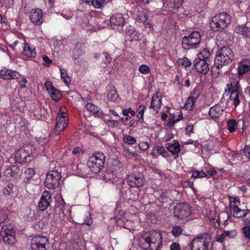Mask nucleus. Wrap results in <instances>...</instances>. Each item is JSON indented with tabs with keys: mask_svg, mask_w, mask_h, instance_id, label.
<instances>
[{
	"mask_svg": "<svg viewBox=\"0 0 250 250\" xmlns=\"http://www.w3.org/2000/svg\"><path fill=\"white\" fill-rule=\"evenodd\" d=\"M207 174L203 171L192 170L191 177L194 178H201L206 177Z\"/></svg>",
	"mask_w": 250,
	"mask_h": 250,
	"instance_id": "a19ab883",
	"label": "nucleus"
},
{
	"mask_svg": "<svg viewBox=\"0 0 250 250\" xmlns=\"http://www.w3.org/2000/svg\"><path fill=\"white\" fill-rule=\"evenodd\" d=\"M190 214V208L188 204L179 203L174 208V214L175 217L180 219L188 217Z\"/></svg>",
	"mask_w": 250,
	"mask_h": 250,
	"instance_id": "9d476101",
	"label": "nucleus"
},
{
	"mask_svg": "<svg viewBox=\"0 0 250 250\" xmlns=\"http://www.w3.org/2000/svg\"><path fill=\"white\" fill-rule=\"evenodd\" d=\"M123 141L125 144L129 145L135 144L136 142V140L134 137L127 134L124 135Z\"/></svg>",
	"mask_w": 250,
	"mask_h": 250,
	"instance_id": "e433bc0d",
	"label": "nucleus"
},
{
	"mask_svg": "<svg viewBox=\"0 0 250 250\" xmlns=\"http://www.w3.org/2000/svg\"><path fill=\"white\" fill-rule=\"evenodd\" d=\"M162 104L161 94L159 93H155L151 98V104L149 106L156 113H158Z\"/></svg>",
	"mask_w": 250,
	"mask_h": 250,
	"instance_id": "6ab92c4d",
	"label": "nucleus"
},
{
	"mask_svg": "<svg viewBox=\"0 0 250 250\" xmlns=\"http://www.w3.org/2000/svg\"><path fill=\"white\" fill-rule=\"evenodd\" d=\"M104 55L105 58L104 60V63L106 64L110 63L111 62L112 58L107 53H104Z\"/></svg>",
	"mask_w": 250,
	"mask_h": 250,
	"instance_id": "0e129e2a",
	"label": "nucleus"
},
{
	"mask_svg": "<svg viewBox=\"0 0 250 250\" xmlns=\"http://www.w3.org/2000/svg\"><path fill=\"white\" fill-rule=\"evenodd\" d=\"M22 54L29 58H35L36 56L35 48L30 46L27 43H24Z\"/></svg>",
	"mask_w": 250,
	"mask_h": 250,
	"instance_id": "5701e85b",
	"label": "nucleus"
},
{
	"mask_svg": "<svg viewBox=\"0 0 250 250\" xmlns=\"http://www.w3.org/2000/svg\"><path fill=\"white\" fill-rule=\"evenodd\" d=\"M162 237L159 231L146 232L139 238V246L144 250H158L162 245Z\"/></svg>",
	"mask_w": 250,
	"mask_h": 250,
	"instance_id": "f03ea898",
	"label": "nucleus"
},
{
	"mask_svg": "<svg viewBox=\"0 0 250 250\" xmlns=\"http://www.w3.org/2000/svg\"><path fill=\"white\" fill-rule=\"evenodd\" d=\"M136 21L139 24H143L146 27H150L151 25L150 21L143 12L138 13L136 18Z\"/></svg>",
	"mask_w": 250,
	"mask_h": 250,
	"instance_id": "aec40b11",
	"label": "nucleus"
},
{
	"mask_svg": "<svg viewBox=\"0 0 250 250\" xmlns=\"http://www.w3.org/2000/svg\"><path fill=\"white\" fill-rule=\"evenodd\" d=\"M60 71L62 79L64 83L68 85L70 83V79L67 75L66 70L64 69L60 68Z\"/></svg>",
	"mask_w": 250,
	"mask_h": 250,
	"instance_id": "58836bf2",
	"label": "nucleus"
},
{
	"mask_svg": "<svg viewBox=\"0 0 250 250\" xmlns=\"http://www.w3.org/2000/svg\"><path fill=\"white\" fill-rule=\"evenodd\" d=\"M166 147L172 154H176L178 153L180 150V144L179 142L176 140H174L172 143L167 144Z\"/></svg>",
	"mask_w": 250,
	"mask_h": 250,
	"instance_id": "393cba45",
	"label": "nucleus"
},
{
	"mask_svg": "<svg viewBox=\"0 0 250 250\" xmlns=\"http://www.w3.org/2000/svg\"><path fill=\"white\" fill-rule=\"evenodd\" d=\"M224 107L219 104L211 106L208 111V115L212 120L219 118L224 112Z\"/></svg>",
	"mask_w": 250,
	"mask_h": 250,
	"instance_id": "dca6fc26",
	"label": "nucleus"
},
{
	"mask_svg": "<svg viewBox=\"0 0 250 250\" xmlns=\"http://www.w3.org/2000/svg\"><path fill=\"white\" fill-rule=\"evenodd\" d=\"M68 118L64 111H59L56 119V124L54 129L55 134L59 135L67 127Z\"/></svg>",
	"mask_w": 250,
	"mask_h": 250,
	"instance_id": "1a4fd4ad",
	"label": "nucleus"
},
{
	"mask_svg": "<svg viewBox=\"0 0 250 250\" xmlns=\"http://www.w3.org/2000/svg\"><path fill=\"white\" fill-rule=\"evenodd\" d=\"M227 126L229 131L232 133L235 131L237 126V124L235 120L229 119L227 122Z\"/></svg>",
	"mask_w": 250,
	"mask_h": 250,
	"instance_id": "473e14b6",
	"label": "nucleus"
},
{
	"mask_svg": "<svg viewBox=\"0 0 250 250\" xmlns=\"http://www.w3.org/2000/svg\"><path fill=\"white\" fill-rule=\"evenodd\" d=\"M110 22L115 25L122 26L124 24L125 19L121 14L117 13L110 18Z\"/></svg>",
	"mask_w": 250,
	"mask_h": 250,
	"instance_id": "4be33fe9",
	"label": "nucleus"
},
{
	"mask_svg": "<svg viewBox=\"0 0 250 250\" xmlns=\"http://www.w3.org/2000/svg\"><path fill=\"white\" fill-rule=\"evenodd\" d=\"M0 77L3 80L17 79L20 77V74L16 71L4 68L0 71Z\"/></svg>",
	"mask_w": 250,
	"mask_h": 250,
	"instance_id": "2eb2a0df",
	"label": "nucleus"
},
{
	"mask_svg": "<svg viewBox=\"0 0 250 250\" xmlns=\"http://www.w3.org/2000/svg\"><path fill=\"white\" fill-rule=\"evenodd\" d=\"M235 31L244 37L250 38V27L245 25H239L235 28Z\"/></svg>",
	"mask_w": 250,
	"mask_h": 250,
	"instance_id": "b1692460",
	"label": "nucleus"
},
{
	"mask_svg": "<svg viewBox=\"0 0 250 250\" xmlns=\"http://www.w3.org/2000/svg\"><path fill=\"white\" fill-rule=\"evenodd\" d=\"M210 52L206 48L203 49L198 54L197 57L194 61V65L195 69L202 74H207L209 70L208 61L210 57Z\"/></svg>",
	"mask_w": 250,
	"mask_h": 250,
	"instance_id": "7ed1b4c3",
	"label": "nucleus"
},
{
	"mask_svg": "<svg viewBox=\"0 0 250 250\" xmlns=\"http://www.w3.org/2000/svg\"><path fill=\"white\" fill-rule=\"evenodd\" d=\"M225 235H226V238L228 237L230 239H233L235 238L237 235V231L235 229H232L229 230H225L224 231Z\"/></svg>",
	"mask_w": 250,
	"mask_h": 250,
	"instance_id": "37998d69",
	"label": "nucleus"
},
{
	"mask_svg": "<svg viewBox=\"0 0 250 250\" xmlns=\"http://www.w3.org/2000/svg\"><path fill=\"white\" fill-rule=\"evenodd\" d=\"M2 237L4 243L8 245H12L16 242L15 234H9L8 235L0 236Z\"/></svg>",
	"mask_w": 250,
	"mask_h": 250,
	"instance_id": "2f4dec72",
	"label": "nucleus"
},
{
	"mask_svg": "<svg viewBox=\"0 0 250 250\" xmlns=\"http://www.w3.org/2000/svg\"><path fill=\"white\" fill-rule=\"evenodd\" d=\"M106 124L109 126L115 127L118 125L119 123L116 120H109L106 121Z\"/></svg>",
	"mask_w": 250,
	"mask_h": 250,
	"instance_id": "e2e57ef3",
	"label": "nucleus"
},
{
	"mask_svg": "<svg viewBox=\"0 0 250 250\" xmlns=\"http://www.w3.org/2000/svg\"><path fill=\"white\" fill-rule=\"evenodd\" d=\"M9 234H15L14 231L13 230L12 227L11 225H6L3 226L0 232V236L8 235Z\"/></svg>",
	"mask_w": 250,
	"mask_h": 250,
	"instance_id": "c756f323",
	"label": "nucleus"
},
{
	"mask_svg": "<svg viewBox=\"0 0 250 250\" xmlns=\"http://www.w3.org/2000/svg\"><path fill=\"white\" fill-rule=\"evenodd\" d=\"M61 178V175L57 171H51L46 175L44 186L48 188H56L59 186Z\"/></svg>",
	"mask_w": 250,
	"mask_h": 250,
	"instance_id": "6e6552de",
	"label": "nucleus"
},
{
	"mask_svg": "<svg viewBox=\"0 0 250 250\" xmlns=\"http://www.w3.org/2000/svg\"><path fill=\"white\" fill-rule=\"evenodd\" d=\"M49 94L51 99L56 102L58 101L62 97L61 94L56 88L50 91Z\"/></svg>",
	"mask_w": 250,
	"mask_h": 250,
	"instance_id": "c9c22d12",
	"label": "nucleus"
},
{
	"mask_svg": "<svg viewBox=\"0 0 250 250\" xmlns=\"http://www.w3.org/2000/svg\"><path fill=\"white\" fill-rule=\"evenodd\" d=\"M234 58V54L229 47L225 46L218 49L216 53L214 64L211 68L214 77H218L221 72L220 68L231 62Z\"/></svg>",
	"mask_w": 250,
	"mask_h": 250,
	"instance_id": "f257e3e1",
	"label": "nucleus"
},
{
	"mask_svg": "<svg viewBox=\"0 0 250 250\" xmlns=\"http://www.w3.org/2000/svg\"><path fill=\"white\" fill-rule=\"evenodd\" d=\"M27 82L26 79L24 78H22L21 80L19 81V83L21 88L26 87L25 83Z\"/></svg>",
	"mask_w": 250,
	"mask_h": 250,
	"instance_id": "338daca9",
	"label": "nucleus"
},
{
	"mask_svg": "<svg viewBox=\"0 0 250 250\" xmlns=\"http://www.w3.org/2000/svg\"><path fill=\"white\" fill-rule=\"evenodd\" d=\"M42 60L44 61L43 65L45 66H49L52 63V61L46 55H43L42 57Z\"/></svg>",
	"mask_w": 250,
	"mask_h": 250,
	"instance_id": "5fc2aeb1",
	"label": "nucleus"
},
{
	"mask_svg": "<svg viewBox=\"0 0 250 250\" xmlns=\"http://www.w3.org/2000/svg\"><path fill=\"white\" fill-rule=\"evenodd\" d=\"M37 141L38 142L39 144L42 147L47 142V140L45 137H39L37 138Z\"/></svg>",
	"mask_w": 250,
	"mask_h": 250,
	"instance_id": "680f3d73",
	"label": "nucleus"
},
{
	"mask_svg": "<svg viewBox=\"0 0 250 250\" xmlns=\"http://www.w3.org/2000/svg\"><path fill=\"white\" fill-rule=\"evenodd\" d=\"M242 231L245 237L250 240V226L243 227Z\"/></svg>",
	"mask_w": 250,
	"mask_h": 250,
	"instance_id": "09e8293b",
	"label": "nucleus"
},
{
	"mask_svg": "<svg viewBox=\"0 0 250 250\" xmlns=\"http://www.w3.org/2000/svg\"><path fill=\"white\" fill-rule=\"evenodd\" d=\"M85 108L95 116L102 117L103 116V113L101 109L93 104L87 103L85 104Z\"/></svg>",
	"mask_w": 250,
	"mask_h": 250,
	"instance_id": "412c9836",
	"label": "nucleus"
},
{
	"mask_svg": "<svg viewBox=\"0 0 250 250\" xmlns=\"http://www.w3.org/2000/svg\"><path fill=\"white\" fill-rule=\"evenodd\" d=\"M107 97L108 99L111 101L116 102L117 101L119 96L115 88H113L109 91Z\"/></svg>",
	"mask_w": 250,
	"mask_h": 250,
	"instance_id": "f704fd0d",
	"label": "nucleus"
},
{
	"mask_svg": "<svg viewBox=\"0 0 250 250\" xmlns=\"http://www.w3.org/2000/svg\"><path fill=\"white\" fill-rule=\"evenodd\" d=\"M183 229L180 226H177L173 228L172 229V234L176 237L179 236L182 232Z\"/></svg>",
	"mask_w": 250,
	"mask_h": 250,
	"instance_id": "de8ad7c7",
	"label": "nucleus"
},
{
	"mask_svg": "<svg viewBox=\"0 0 250 250\" xmlns=\"http://www.w3.org/2000/svg\"><path fill=\"white\" fill-rule=\"evenodd\" d=\"M189 245L191 250H212V247L210 237L206 235L194 238Z\"/></svg>",
	"mask_w": 250,
	"mask_h": 250,
	"instance_id": "39448f33",
	"label": "nucleus"
},
{
	"mask_svg": "<svg viewBox=\"0 0 250 250\" xmlns=\"http://www.w3.org/2000/svg\"><path fill=\"white\" fill-rule=\"evenodd\" d=\"M31 21L36 24H40L42 22V13L41 9L37 8L31 11L30 15Z\"/></svg>",
	"mask_w": 250,
	"mask_h": 250,
	"instance_id": "a211bd4d",
	"label": "nucleus"
},
{
	"mask_svg": "<svg viewBox=\"0 0 250 250\" xmlns=\"http://www.w3.org/2000/svg\"><path fill=\"white\" fill-rule=\"evenodd\" d=\"M48 244V240L46 237L36 236L31 240V248L32 250H46V247Z\"/></svg>",
	"mask_w": 250,
	"mask_h": 250,
	"instance_id": "9b49d317",
	"label": "nucleus"
},
{
	"mask_svg": "<svg viewBox=\"0 0 250 250\" xmlns=\"http://www.w3.org/2000/svg\"><path fill=\"white\" fill-rule=\"evenodd\" d=\"M7 218V214L4 209L0 210V225L5 222Z\"/></svg>",
	"mask_w": 250,
	"mask_h": 250,
	"instance_id": "603ef678",
	"label": "nucleus"
},
{
	"mask_svg": "<svg viewBox=\"0 0 250 250\" xmlns=\"http://www.w3.org/2000/svg\"><path fill=\"white\" fill-rule=\"evenodd\" d=\"M167 153L165 148L161 146H155L153 148L150 154L153 156V158H157L158 155H162L165 157Z\"/></svg>",
	"mask_w": 250,
	"mask_h": 250,
	"instance_id": "a878e982",
	"label": "nucleus"
},
{
	"mask_svg": "<svg viewBox=\"0 0 250 250\" xmlns=\"http://www.w3.org/2000/svg\"><path fill=\"white\" fill-rule=\"evenodd\" d=\"M237 74L239 78H240L244 74L250 71V65L242 62L238 63Z\"/></svg>",
	"mask_w": 250,
	"mask_h": 250,
	"instance_id": "bb28decb",
	"label": "nucleus"
},
{
	"mask_svg": "<svg viewBox=\"0 0 250 250\" xmlns=\"http://www.w3.org/2000/svg\"><path fill=\"white\" fill-rule=\"evenodd\" d=\"M226 86L227 88L225 89L226 91L228 90L230 92V93H239V89L240 86L238 81H237L234 85H233L231 83H229L227 84Z\"/></svg>",
	"mask_w": 250,
	"mask_h": 250,
	"instance_id": "7c9ffc66",
	"label": "nucleus"
},
{
	"mask_svg": "<svg viewBox=\"0 0 250 250\" xmlns=\"http://www.w3.org/2000/svg\"><path fill=\"white\" fill-rule=\"evenodd\" d=\"M92 5L96 8L103 7L105 3V0H91Z\"/></svg>",
	"mask_w": 250,
	"mask_h": 250,
	"instance_id": "79ce46f5",
	"label": "nucleus"
},
{
	"mask_svg": "<svg viewBox=\"0 0 250 250\" xmlns=\"http://www.w3.org/2000/svg\"><path fill=\"white\" fill-rule=\"evenodd\" d=\"M201 41V35L198 31H194L182 39V44L185 49L195 48Z\"/></svg>",
	"mask_w": 250,
	"mask_h": 250,
	"instance_id": "0eeeda50",
	"label": "nucleus"
},
{
	"mask_svg": "<svg viewBox=\"0 0 250 250\" xmlns=\"http://www.w3.org/2000/svg\"><path fill=\"white\" fill-rule=\"evenodd\" d=\"M44 86L48 93L55 88V87L53 86L52 83L49 81H46L45 83Z\"/></svg>",
	"mask_w": 250,
	"mask_h": 250,
	"instance_id": "13d9d810",
	"label": "nucleus"
},
{
	"mask_svg": "<svg viewBox=\"0 0 250 250\" xmlns=\"http://www.w3.org/2000/svg\"><path fill=\"white\" fill-rule=\"evenodd\" d=\"M229 206L230 208L232 209L235 208H238L240 205V201L237 199L236 198L229 197Z\"/></svg>",
	"mask_w": 250,
	"mask_h": 250,
	"instance_id": "ea45409f",
	"label": "nucleus"
},
{
	"mask_svg": "<svg viewBox=\"0 0 250 250\" xmlns=\"http://www.w3.org/2000/svg\"><path fill=\"white\" fill-rule=\"evenodd\" d=\"M14 185L12 184H8L6 187L3 189V193L5 195H9L13 192Z\"/></svg>",
	"mask_w": 250,
	"mask_h": 250,
	"instance_id": "a18cd8bd",
	"label": "nucleus"
},
{
	"mask_svg": "<svg viewBox=\"0 0 250 250\" xmlns=\"http://www.w3.org/2000/svg\"><path fill=\"white\" fill-rule=\"evenodd\" d=\"M145 109H146V106L144 105H140L139 106V107L137 110V117L138 118H139V119H142V120H143L144 113Z\"/></svg>",
	"mask_w": 250,
	"mask_h": 250,
	"instance_id": "c03bdc74",
	"label": "nucleus"
},
{
	"mask_svg": "<svg viewBox=\"0 0 250 250\" xmlns=\"http://www.w3.org/2000/svg\"><path fill=\"white\" fill-rule=\"evenodd\" d=\"M226 238V237L224 232L221 234L216 235L215 237L216 241L221 243H222L225 241Z\"/></svg>",
	"mask_w": 250,
	"mask_h": 250,
	"instance_id": "6e6d98bb",
	"label": "nucleus"
},
{
	"mask_svg": "<svg viewBox=\"0 0 250 250\" xmlns=\"http://www.w3.org/2000/svg\"><path fill=\"white\" fill-rule=\"evenodd\" d=\"M183 0H165L164 4L170 8L178 9L183 4Z\"/></svg>",
	"mask_w": 250,
	"mask_h": 250,
	"instance_id": "cd10ccee",
	"label": "nucleus"
},
{
	"mask_svg": "<svg viewBox=\"0 0 250 250\" xmlns=\"http://www.w3.org/2000/svg\"><path fill=\"white\" fill-rule=\"evenodd\" d=\"M213 215H214V218L210 217L209 219L211 221H212L214 223H217V226H216V227H219L220 226V223L219 217L216 214V213L215 212H213Z\"/></svg>",
	"mask_w": 250,
	"mask_h": 250,
	"instance_id": "4d7b16f0",
	"label": "nucleus"
},
{
	"mask_svg": "<svg viewBox=\"0 0 250 250\" xmlns=\"http://www.w3.org/2000/svg\"><path fill=\"white\" fill-rule=\"evenodd\" d=\"M35 174V170L33 168H29L25 171V175L27 179L32 178Z\"/></svg>",
	"mask_w": 250,
	"mask_h": 250,
	"instance_id": "8fccbe9b",
	"label": "nucleus"
},
{
	"mask_svg": "<svg viewBox=\"0 0 250 250\" xmlns=\"http://www.w3.org/2000/svg\"><path fill=\"white\" fill-rule=\"evenodd\" d=\"M138 146L139 148L143 150H146L149 147V145L147 142H141Z\"/></svg>",
	"mask_w": 250,
	"mask_h": 250,
	"instance_id": "bf43d9fd",
	"label": "nucleus"
},
{
	"mask_svg": "<svg viewBox=\"0 0 250 250\" xmlns=\"http://www.w3.org/2000/svg\"><path fill=\"white\" fill-rule=\"evenodd\" d=\"M177 62L179 66H181L184 68L189 67L191 64V62L186 57L179 58L178 59Z\"/></svg>",
	"mask_w": 250,
	"mask_h": 250,
	"instance_id": "72a5a7b5",
	"label": "nucleus"
},
{
	"mask_svg": "<svg viewBox=\"0 0 250 250\" xmlns=\"http://www.w3.org/2000/svg\"><path fill=\"white\" fill-rule=\"evenodd\" d=\"M150 68L146 64L141 65L139 67V72L143 74H147L150 72Z\"/></svg>",
	"mask_w": 250,
	"mask_h": 250,
	"instance_id": "49530a36",
	"label": "nucleus"
},
{
	"mask_svg": "<svg viewBox=\"0 0 250 250\" xmlns=\"http://www.w3.org/2000/svg\"><path fill=\"white\" fill-rule=\"evenodd\" d=\"M128 185L132 188H139L144 184L143 176L140 174L132 173L126 178Z\"/></svg>",
	"mask_w": 250,
	"mask_h": 250,
	"instance_id": "f8f14e48",
	"label": "nucleus"
},
{
	"mask_svg": "<svg viewBox=\"0 0 250 250\" xmlns=\"http://www.w3.org/2000/svg\"><path fill=\"white\" fill-rule=\"evenodd\" d=\"M243 152L245 155L250 158V146H247L244 149Z\"/></svg>",
	"mask_w": 250,
	"mask_h": 250,
	"instance_id": "774afa93",
	"label": "nucleus"
},
{
	"mask_svg": "<svg viewBox=\"0 0 250 250\" xmlns=\"http://www.w3.org/2000/svg\"><path fill=\"white\" fill-rule=\"evenodd\" d=\"M200 95V93L197 89H194L191 92L189 97L185 104L186 109L191 110Z\"/></svg>",
	"mask_w": 250,
	"mask_h": 250,
	"instance_id": "4468645a",
	"label": "nucleus"
},
{
	"mask_svg": "<svg viewBox=\"0 0 250 250\" xmlns=\"http://www.w3.org/2000/svg\"><path fill=\"white\" fill-rule=\"evenodd\" d=\"M122 113L125 116H128L129 113H130L132 116H133L135 114V112L134 110H132L131 108H128L124 109L122 111Z\"/></svg>",
	"mask_w": 250,
	"mask_h": 250,
	"instance_id": "864d4df0",
	"label": "nucleus"
},
{
	"mask_svg": "<svg viewBox=\"0 0 250 250\" xmlns=\"http://www.w3.org/2000/svg\"><path fill=\"white\" fill-rule=\"evenodd\" d=\"M93 223L92 219L90 217L89 213H87V215L85 218H84V221L82 223L83 224H85L88 226H91Z\"/></svg>",
	"mask_w": 250,
	"mask_h": 250,
	"instance_id": "3c124183",
	"label": "nucleus"
},
{
	"mask_svg": "<svg viewBox=\"0 0 250 250\" xmlns=\"http://www.w3.org/2000/svg\"><path fill=\"white\" fill-rule=\"evenodd\" d=\"M232 210H233V216L238 218H241L246 216L249 212L248 210L241 209L238 207L232 209Z\"/></svg>",
	"mask_w": 250,
	"mask_h": 250,
	"instance_id": "c85d7f7f",
	"label": "nucleus"
},
{
	"mask_svg": "<svg viewBox=\"0 0 250 250\" xmlns=\"http://www.w3.org/2000/svg\"><path fill=\"white\" fill-rule=\"evenodd\" d=\"M104 162V154L100 152H96L89 158L87 166L93 173H97L103 168Z\"/></svg>",
	"mask_w": 250,
	"mask_h": 250,
	"instance_id": "423d86ee",
	"label": "nucleus"
},
{
	"mask_svg": "<svg viewBox=\"0 0 250 250\" xmlns=\"http://www.w3.org/2000/svg\"><path fill=\"white\" fill-rule=\"evenodd\" d=\"M51 201V194L46 190L44 191L39 202L38 208L41 211L45 210L50 205Z\"/></svg>",
	"mask_w": 250,
	"mask_h": 250,
	"instance_id": "ddd939ff",
	"label": "nucleus"
},
{
	"mask_svg": "<svg viewBox=\"0 0 250 250\" xmlns=\"http://www.w3.org/2000/svg\"><path fill=\"white\" fill-rule=\"evenodd\" d=\"M29 154V151L26 148H20L15 154V161L19 163H25Z\"/></svg>",
	"mask_w": 250,
	"mask_h": 250,
	"instance_id": "f3484780",
	"label": "nucleus"
},
{
	"mask_svg": "<svg viewBox=\"0 0 250 250\" xmlns=\"http://www.w3.org/2000/svg\"><path fill=\"white\" fill-rule=\"evenodd\" d=\"M229 99L233 102L234 106H237L240 103L239 98V93L231 92L229 96Z\"/></svg>",
	"mask_w": 250,
	"mask_h": 250,
	"instance_id": "4c0bfd02",
	"label": "nucleus"
},
{
	"mask_svg": "<svg viewBox=\"0 0 250 250\" xmlns=\"http://www.w3.org/2000/svg\"><path fill=\"white\" fill-rule=\"evenodd\" d=\"M180 246L176 243H172L170 246V250H180Z\"/></svg>",
	"mask_w": 250,
	"mask_h": 250,
	"instance_id": "69168bd1",
	"label": "nucleus"
},
{
	"mask_svg": "<svg viewBox=\"0 0 250 250\" xmlns=\"http://www.w3.org/2000/svg\"><path fill=\"white\" fill-rule=\"evenodd\" d=\"M124 149L125 151L130 158L136 157L137 156V154L136 152L131 151L129 148L125 147Z\"/></svg>",
	"mask_w": 250,
	"mask_h": 250,
	"instance_id": "052dcab7",
	"label": "nucleus"
},
{
	"mask_svg": "<svg viewBox=\"0 0 250 250\" xmlns=\"http://www.w3.org/2000/svg\"><path fill=\"white\" fill-rule=\"evenodd\" d=\"M230 21V17L227 13H220L212 18L210 27L214 31H220L226 28Z\"/></svg>",
	"mask_w": 250,
	"mask_h": 250,
	"instance_id": "20e7f679",
	"label": "nucleus"
}]
</instances>
